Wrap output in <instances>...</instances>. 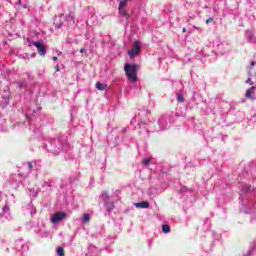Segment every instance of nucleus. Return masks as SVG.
I'll return each mask as SVG.
<instances>
[{
    "mask_svg": "<svg viewBox=\"0 0 256 256\" xmlns=\"http://www.w3.org/2000/svg\"><path fill=\"white\" fill-rule=\"evenodd\" d=\"M139 69L140 67L138 64L127 63L124 65L126 77L131 81V83H137L139 81V77L137 76L139 73Z\"/></svg>",
    "mask_w": 256,
    "mask_h": 256,
    "instance_id": "nucleus-1",
    "label": "nucleus"
},
{
    "mask_svg": "<svg viewBox=\"0 0 256 256\" xmlns=\"http://www.w3.org/2000/svg\"><path fill=\"white\" fill-rule=\"evenodd\" d=\"M63 219H67V213L65 212H56L51 217V223H59V221H63Z\"/></svg>",
    "mask_w": 256,
    "mask_h": 256,
    "instance_id": "nucleus-2",
    "label": "nucleus"
},
{
    "mask_svg": "<svg viewBox=\"0 0 256 256\" xmlns=\"http://www.w3.org/2000/svg\"><path fill=\"white\" fill-rule=\"evenodd\" d=\"M139 51H141V46L139 45V41H135L131 50L128 51L129 57H136L139 55Z\"/></svg>",
    "mask_w": 256,
    "mask_h": 256,
    "instance_id": "nucleus-3",
    "label": "nucleus"
},
{
    "mask_svg": "<svg viewBox=\"0 0 256 256\" xmlns=\"http://www.w3.org/2000/svg\"><path fill=\"white\" fill-rule=\"evenodd\" d=\"M34 47L37 48L38 54L41 57H44V55H47V47L41 43V42H34Z\"/></svg>",
    "mask_w": 256,
    "mask_h": 256,
    "instance_id": "nucleus-4",
    "label": "nucleus"
},
{
    "mask_svg": "<svg viewBox=\"0 0 256 256\" xmlns=\"http://www.w3.org/2000/svg\"><path fill=\"white\" fill-rule=\"evenodd\" d=\"M253 93H255V86H252L251 88L246 90V94H245L246 99H250L251 101H253V99H256L253 97Z\"/></svg>",
    "mask_w": 256,
    "mask_h": 256,
    "instance_id": "nucleus-5",
    "label": "nucleus"
},
{
    "mask_svg": "<svg viewBox=\"0 0 256 256\" xmlns=\"http://www.w3.org/2000/svg\"><path fill=\"white\" fill-rule=\"evenodd\" d=\"M135 207L139 209H149V202H138L135 203Z\"/></svg>",
    "mask_w": 256,
    "mask_h": 256,
    "instance_id": "nucleus-6",
    "label": "nucleus"
},
{
    "mask_svg": "<svg viewBox=\"0 0 256 256\" xmlns=\"http://www.w3.org/2000/svg\"><path fill=\"white\" fill-rule=\"evenodd\" d=\"M96 89H98V91H105L107 85H103L101 82H96Z\"/></svg>",
    "mask_w": 256,
    "mask_h": 256,
    "instance_id": "nucleus-7",
    "label": "nucleus"
},
{
    "mask_svg": "<svg viewBox=\"0 0 256 256\" xmlns=\"http://www.w3.org/2000/svg\"><path fill=\"white\" fill-rule=\"evenodd\" d=\"M107 211H113L115 209V204L113 202H106Z\"/></svg>",
    "mask_w": 256,
    "mask_h": 256,
    "instance_id": "nucleus-8",
    "label": "nucleus"
},
{
    "mask_svg": "<svg viewBox=\"0 0 256 256\" xmlns=\"http://www.w3.org/2000/svg\"><path fill=\"white\" fill-rule=\"evenodd\" d=\"M162 231H163V233H170L171 232V227L167 224H164L162 226Z\"/></svg>",
    "mask_w": 256,
    "mask_h": 256,
    "instance_id": "nucleus-9",
    "label": "nucleus"
},
{
    "mask_svg": "<svg viewBox=\"0 0 256 256\" xmlns=\"http://www.w3.org/2000/svg\"><path fill=\"white\" fill-rule=\"evenodd\" d=\"M127 3H129V0H121L118 8L125 9V7H127Z\"/></svg>",
    "mask_w": 256,
    "mask_h": 256,
    "instance_id": "nucleus-10",
    "label": "nucleus"
},
{
    "mask_svg": "<svg viewBox=\"0 0 256 256\" xmlns=\"http://www.w3.org/2000/svg\"><path fill=\"white\" fill-rule=\"evenodd\" d=\"M91 221V216L89 214L83 215V223H89Z\"/></svg>",
    "mask_w": 256,
    "mask_h": 256,
    "instance_id": "nucleus-11",
    "label": "nucleus"
},
{
    "mask_svg": "<svg viewBox=\"0 0 256 256\" xmlns=\"http://www.w3.org/2000/svg\"><path fill=\"white\" fill-rule=\"evenodd\" d=\"M57 254L59 256H65V249H63V247H58L57 248Z\"/></svg>",
    "mask_w": 256,
    "mask_h": 256,
    "instance_id": "nucleus-12",
    "label": "nucleus"
},
{
    "mask_svg": "<svg viewBox=\"0 0 256 256\" xmlns=\"http://www.w3.org/2000/svg\"><path fill=\"white\" fill-rule=\"evenodd\" d=\"M119 9V14L123 15L124 17H127V10L125 8H118Z\"/></svg>",
    "mask_w": 256,
    "mask_h": 256,
    "instance_id": "nucleus-13",
    "label": "nucleus"
},
{
    "mask_svg": "<svg viewBox=\"0 0 256 256\" xmlns=\"http://www.w3.org/2000/svg\"><path fill=\"white\" fill-rule=\"evenodd\" d=\"M102 199L104 200V201H107V199H109V194H107V192H102Z\"/></svg>",
    "mask_w": 256,
    "mask_h": 256,
    "instance_id": "nucleus-14",
    "label": "nucleus"
},
{
    "mask_svg": "<svg viewBox=\"0 0 256 256\" xmlns=\"http://www.w3.org/2000/svg\"><path fill=\"white\" fill-rule=\"evenodd\" d=\"M177 101L178 103H183L185 101V98L183 97V95H178Z\"/></svg>",
    "mask_w": 256,
    "mask_h": 256,
    "instance_id": "nucleus-15",
    "label": "nucleus"
},
{
    "mask_svg": "<svg viewBox=\"0 0 256 256\" xmlns=\"http://www.w3.org/2000/svg\"><path fill=\"white\" fill-rule=\"evenodd\" d=\"M143 165H149V163H151V159L149 158H145L143 161H142Z\"/></svg>",
    "mask_w": 256,
    "mask_h": 256,
    "instance_id": "nucleus-16",
    "label": "nucleus"
},
{
    "mask_svg": "<svg viewBox=\"0 0 256 256\" xmlns=\"http://www.w3.org/2000/svg\"><path fill=\"white\" fill-rule=\"evenodd\" d=\"M209 23H213V18L210 17L206 20V25H209Z\"/></svg>",
    "mask_w": 256,
    "mask_h": 256,
    "instance_id": "nucleus-17",
    "label": "nucleus"
},
{
    "mask_svg": "<svg viewBox=\"0 0 256 256\" xmlns=\"http://www.w3.org/2000/svg\"><path fill=\"white\" fill-rule=\"evenodd\" d=\"M246 83H248L249 85H253V80H251V78H248V79L246 80Z\"/></svg>",
    "mask_w": 256,
    "mask_h": 256,
    "instance_id": "nucleus-18",
    "label": "nucleus"
},
{
    "mask_svg": "<svg viewBox=\"0 0 256 256\" xmlns=\"http://www.w3.org/2000/svg\"><path fill=\"white\" fill-rule=\"evenodd\" d=\"M28 169H33V163L28 162Z\"/></svg>",
    "mask_w": 256,
    "mask_h": 256,
    "instance_id": "nucleus-19",
    "label": "nucleus"
},
{
    "mask_svg": "<svg viewBox=\"0 0 256 256\" xmlns=\"http://www.w3.org/2000/svg\"><path fill=\"white\" fill-rule=\"evenodd\" d=\"M182 33H187V28L184 27V28L182 29Z\"/></svg>",
    "mask_w": 256,
    "mask_h": 256,
    "instance_id": "nucleus-20",
    "label": "nucleus"
},
{
    "mask_svg": "<svg viewBox=\"0 0 256 256\" xmlns=\"http://www.w3.org/2000/svg\"><path fill=\"white\" fill-rule=\"evenodd\" d=\"M255 65H256V63L253 62V61L250 63V66H251V67H253V66H255Z\"/></svg>",
    "mask_w": 256,
    "mask_h": 256,
    "instance_id": "nucleus-21",
    "label": "nucleus"
},
{
    "mask_svg": "<svg viewBox=\"0 0 256 256\" xmlns=\"http://www.w3.org/2000/svg\"><path fill=\"white\" fill-rule=\"evenodd\" d=\"M80 53H85V49H84V48H81V49H80Z\"/></svg>",
    "mask_w": 256,
    "mask_h": 256,
    "instance_id": "nucleus-22",
    "label": "nucleus"
},
{
    "mask_svg": "<svg viewBox=\"0 0 256 256\" xmlns=\"http://www.w3.org/2000/svg\"><path fill=\"white\" fill-rule=\"evenodd\" d=\"M57 59H58L57 56H54V57L52 58L53 61H57Z\"/></svg>",
    "mask_w": 256,
    "mask_h": 256,
    "instance_id": "nucleus-23",
    "label": "nucleus"
},
{
    "mask_svg": "<svg viewBox=\"0 0 256 256\" xmlns=\"http://www.w3.org/2000/svg\"><path fill=\"white\" fill-rule=\"evenodd\" d=\"M55 69L56 71H59V64L56 65Z\"/></svg>",
    "mask_w": 256,
    "mask_h": 256,
    "instance_id": "nucleus-24",
    "label": "nucleus"
},
{
    "mask_svg": "<svg viewBox=\"0 0 256 256\" xmlns=\"http://www.w3.org/2000/svg\"><path fill=\"white\" fill-rule=\"evenodd\" d=\"M194 29H197V30H199V27H197V26H194Z\"/></svg>",
    "mask_w": 256,
    "mask_h": 256,
    "instance_id": "nucleus-25",
    "label": "nucleus"
}]
</instances>
